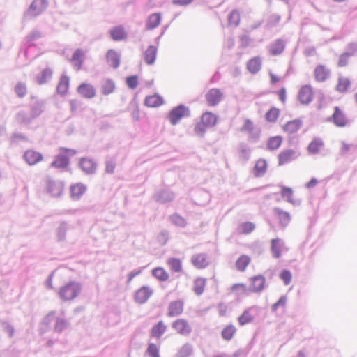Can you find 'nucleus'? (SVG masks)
Wrapping results in <instances>:
<instances>
[{
    "mask_svg": "<svg viewBox=\"0 0 357 357\" xmlns=\"http://www.w3.org/2000/svg\"><path fill=\"white\" fill-rule=\"evenodd\" d=\"M81 291V285L76 282H70L61 287L59 295L63 301H68L76 298Z\"/></svg>",
    "mask_w": 357,
    "mask_h": 357,
    "instance_id": "obj_1",
    "label": "nucleus"
},
{
    "mask_svg": "<svg viewBox=\"0 0 357 357\" xmlns=\"http://www.w3.org/2000/svg\"><path fill=\"white\" fill-rule=\"evenodd\" d=\"M190 116V108L183 104L173 107L169 112L167 119L172 125L175 126L183 118H187Z\"/></svg>",
    "mask_w": 357,
    "mask_h": 357,
    "instance_id": "obj_2",
    "label": "nucleus"
},
{
    "mask_svg": "<svg viewBox=\"0 0 357 357\" xmlns=\"http://www.w3.org/2000/svg\"><path fill=\"white\" fill-rule=\"evenodd\" d=\"M261 311V307L257 305H252L245 309L243 312L238 318V323L241 326H245L252 323L255 317H257Z\"/></svg>",
    "mask_w": 357,
    "mask_h": 357,
    "instance_id": "obj_3",
    "label": "nucleus"
},
{
    "mask_svg": "<svg viewBox=\"0 0 357 357\" xmlns=\"http://www.w3.org/2000/svg\"><path fill=\"white\" fill-rule=\"evenodd\" d=\"M327 121L333 123L339 128L348 126L351 123L347 115L339 107H335L333 114L328 118Z\"/></svg>",
    "mask_w": 357,
    "mask_h": 357,
    "instance_id": "obj_4",
    "label": "nucleus"
},
{
    "mask_svg": "<svg viewBox=\"0 0 357 357\" xmlns=\"http://www.w3.org/2000/svg\"><path fill=\"white\" fill-rule=\"evenodd\" d=\"M55 322L54 330L57 332H61L67 326L65 319L56 316L54 312H51L43 320V324L47 326L52 323Z\"/></svg>",
    "mask_w": 357,
    "mask_h": 357,
    "instance_id": "obj_5",
    "label": "nucleus"
},
{
    "mask_svg": "<svg viewBox=\"0 0 357 357\" xmlns=\"http://www.w3.org/2000/svg\"><path fill=\"white\" fill-rule=\"evenodd\" d=\"M313 91L310 85L302 86L298 93V100L301 105H308L313 100Z\"/></svg>",
    "mask_w": 357,
    "mask_h": 357,
    "instance_id": "obj_6",
    "label": "nucleus"
},
{
    "mask_svg": "<svg viewBox=\"0 0 357 357\" xmlns=\"http://www.w3.org/2000/svg\"><path fill=\"white\" fill-rule=\"evenodd\" d=\"M251 285L249 291L252 293H261L266 287V278L262 275H257L252 277L250 279Z\"/></svg>",
    "mask_w": 357,
    "mask_h": 357,
    "instance_id": "obj_7",
    "label": "nucleus"
},
{
    "mask_svg": "<svg viewBox=\"0 0 357 357\" xmlns=\"http://www.w3.org/2000/svg\"><path fill=\"white\" fill-rule=\"evenodd\" d=\"M299 156V153L294 149H286L282 151L278 156V165L282 166L288 164L296 160Z\"/></svg>",
    "mask_w": 357,
    "mask_h": 357,
    "instance_id": "obj_8",
    "label": "nucleus"
},
{
    "mask_svg": "<svg viewBox=\"0 0 357 357\" xmlns=\"http://www.w3.org/2000/svg\"><path fill=\"white\" fill-rule=\"evenodd\" d=\"M47 0H34L31 4L27 15L30 17H35L40 15L47 7Z\"/></svg>",
    "mask_w": 357,
    "mask_h": 357,
    "instance_id": "obj_9",
    "label": "nucleus"
},
{
    "mask_svg": "<svg viewBox=\"0 0 357 357\" xmlns=\"http://www.w3.org/2000/svg\"><path fill=\"white\" fill-rule=\"evenodd\" d=\"M223 94L218 89H210L205 95L207 103L212 107L216 106L222 100Z\"/></svg>",
    "mask_w": 357,
    "mask_h": 357,
    "instance_id": "obj_10",
    "label": "nucleus"
},
{
    "mask_svg": "<svg viewBox=\"0 0 357 357\" xmlns=\"http://www.w3.org/2000/svg\"><path fill=\"white\" fill-rule=\"evenodd\" d=\"M77 93L83 98L91 99L96 96V91L95 87L89 83H82L77 89Z\"/></svg>",
    "mask_w": 357,
    "mask_h": 357,
    "instance_id": "obj_11",
    "label": "nucleus"
},
{
    "mask_svg": "<svg viewBox=\"0 0 357 357\" xmlns=\"http://www.w3.org/2000/svg\"><path fill=\"white\" fill-rule=\"evenodd\" d=\"M23 158L29 165H34L43 160V155L33 149L27 150L24 152Z\"/></svg>",
    "mask_w": 357,
    "mask_h": 357,
    "instance_id": "obj_12",
    "label": "nucleus"
},
{
    "mask_svg": "<svg viewBox=\"0 0 357 357\" xmlns=\"http://www.w3.org/2000/svg\"><path fill=\"white\" fill-rule=\"evenodd\" d=\"M172 328L183 335H188L192 331L188 321L183 319H178L174 321L172 323Z\"/></svg>",
    "mask_w": 357,
    "mask_h": 357,
    "instance_id": "obj_13",
    "label": "nucleus"
},
{
    "mask_svg": "<svg viewBox=\"0 0 357 357\" xmlns=\"http://www.w3.org/2000/svg\"><path fill=\"white\" fill-rule=\"evenodd\" d=\"M286 46V42L282 38H278L270 44L269 53L273 56L281 54Z\"/></svg>",
    "mask_w": 357,
    "mask_h": 357,
    "instance_id": "obj_14",
    "label": "nucleus"
},
{
    "mask_svg": "<svg viewBox=\"0 0 357 357\" xmlns=\"http://www.w3.org/2000/svg\"><path fill=\"white\" fill-rule=\"evenodd\" d=\"M314 78L319 82H325L331 75V70L324 65H318L314 71Z\"/></svg>",
    "mask_w": 357,
    "mask_h": 357,
    "instance_id": "obj_15",
    "label": "nucleus"
},
{
    "mask_svg": "<svg viewBox=\"0 0 357 357\" xmlns=\"http://www.w3.org/2000/svg\"><path fill=\"white\" fill-rule=\"evenodd\" d=\"M273 213L282 227H286L289 225L291 221V215L289 212L280 208L275 207L273 208Z\"/></svg>",
    "mask_w": 357,
    "mask_h": 357,
    "instance_id": "obj_16",
    "label": "nucleus"
},
{
    "mask_svg": "<svg viewBox=\"0 0 357 357\" xmlns=\"http://www.w3.org/2000/svg\"><path fill=\"white\" fill-rule=\"evenodd\" d=\"M191 262L197 268H204L208 265L207 255L204 253L194 255L191 257Z\"/></svg>",
    "mask_w": 357,
    "mask_h": 357,
    "instance_id": "obj_17",
    "label": "nucleus"
},
{
    "mask_svg": "<svg viewBox=\"0 0 357 357\" xmlns=\"http://www.w3.org/2000/svg\"><path fill=\"white\" fill-rule=\"evenodd\" d=\"M303 126V121L300 119H294L287 122L283 126V130L289 134L296 132Z\"/></svg>",
    "mask_w": 357,
    "mask_h": 357,
    "instance_id": "obj_18",
    "label": "nucleus"
},
{
    "mask_svg": "<svg viewBox=\"0 0 357 357\" xmlns=\"http://www.w3.org/2000/svg\"><path fill=\"white\" fill-rule=\"evenodd\" d=\"M183 302L178 300L172 301L169 303L168 307L167 315L169 317L178 316L183 312Z\"/></svg>",
    "mask_w": 357,
    "mask_h": 357,
    "instance_id": "obj_19",
    "label": "nucleus"
},
{
    "mask_svg": "<svg viewBox=\"0 0 357 357\" xmlns=\"http://www.w3.org/2000/svg\"><path fill=\"white\" fill-rule=\"evenodd\" d=\"M106 60L108 64L114 68H117L120 65L119 54L114 50H109L106 54Z\"/></svg>",
    "mask_w": 357,
    "mask_h": 357,
    "instance_id": "obj_20",
    "label": "nucleus"
},
{
    "mask_svg": "<svg viewBox=\"0 0 357 357\" xmlns=\"http://www.w3.org/2000/svg\"><path fill=\"white\" fill-rule=\"evenodd\" d=\"M84 52L81 49L75 51L71 58V63L76 70H79L82 67Z\"/></svg>",
    "mask_w": 357,
    "mask_h": 357,
    "instance_id": "obj_21",
    "label": "nucleus"
},
{
    "mask_svg": "<svg viewBox=\"0 0 357 357\" xmlns=\"http://www.w3.org/2000/svg\"><path fill=\"white\" fill-rule=\"evenodd\" d=\"M324 146V141L320 137H314L309 144L307 151L310 154L314 155L318 153Z\"/></svg>",
    "mask_w": 357,
    "mask_h": 357,
    "instance_id": "obj_22",
    "label": "nucleus"
},
{
    "mask_svg": "<svg viewBox=\"0 0 357 357\" xmlns=\"http://www.w3.org/2000/svg\"><path fill=\"white\" fill-rule=\"evenodd\" d=\"M267 170V162L264 159H259L255 162L253 173L255 177L263 176Z\"/></svg>",
    "mask_w": 357,
    "mask_h": 357,
    "instance_id": "obj_23",
    "label": "nucleus"
},
{
    "mask_svg": "<svg viewBox=\"0 0 357 357\" xmlns=\"http://www.w3.org/2000/svg\"><path fill=\"white\" fill-rule=\"evenodd\" d=\"M261 68V59L259 56H255L247 63V69L252 74L258 73Z\"/></svg>",
    "mask_w": 357,
    "mask_h": 357,
    "instance_id": "obj_24",
    "label": "nucleus"
},
{
    "mask_svg": "<svg viewBox=\"0 0 357 357\" xmlns=\"http://www.w3.org/2000/svg\"><path fill=\"white\" fill-rule=\"evenodd\" d=\"M70 86V79L66 75H63L59 82V84L56 87V91L61 96L66 95L69 89Z\"/></svg>",
    "mask_w": 357,
    "mask_h": 357,
    "instance_id": "obj_25",
    "label": "nucleus"
},
{
    "mask_svg": "<svg viewBox=\"0 0 357 357\" xmlns=\"http://www.w3.org/2000/svg\"><path fill=\"white\" fill-rule=\"evenodd\" d=\"M251 149L249 146L244 143L241 142L238 145V158L241 160L243 162H246L250 159V157Z\"/></svg>",
    "mask_w": 357,
    "mask_h": 357,
    "instance_id": "obj_26",
    "label": "nucleus"
},
{
    "mask_svg": "<svg viewBox=\"0 0 357 357\" xmlns=\"http://www.w3.org/2000/svg\"><path fill=\"white\" fill-rule=\"evenodd\" d=\"M218 117L210 112H206L201 116V121L208 127L214 126L217 123Z\"/></svg>",
    "mask_w": 357,
    "mask_h": 357,
    "instance_id": "obj_27",
    "label": "nucleus"
},
{
    "mask_svg": "<svg viewBox=\"0 0 357 357\" xmlns=\"http://www.w3.org/2000/svg\"><path fill=\"white\" fill-rule=\"evenodd\" d=\"M80 167L86 174H91L95 172L96 165L92 160L83 158L80 161Z\"/></svg>",
    "mask_w": 357,
    "mask_h": 357,
    "instance_id": "obj_28",
    "label": "nucleus"
},
{
    "mask_svg": "<svg viewBox=\"0 0 357 357\" xmlns=\"http://www.w3.org/2000/svg\"><path fill=\"white\" fill-rule=\"evenodd\" d=\"M110 35L114 40H122L126 38V32L121 26L112 28L110 30Z\"/></svg>",
    "mask_w": 357,
    "mask_h": 357,
    "instance_id": "obj_29",
    "label": "nucleus"
},
{
    "mask_svg": "<svg viewBox=\"0 0 357 357\" xmlns=\"http://www.w3.org/2000/svg\"><path fill=\"white\" fill-rule=\"evenodd\" d=\"M151 294V292L148 288L142 287L136 292L135 300L139 303H144L148 300Z\"/></svg>",
    "mask_w": 357,
    "mask_h": 357,
    "instance_id": "obj_30",
    "label": "nucleus"
},
{
    "mask_svg": "<svg viewBox=\"0 0 357 357\" xmlns=\"http://www.w3.org/2000/svg\"><path fill=\"white\" fill-rule=\"evenodd\" d=\"M282 141L283 138L282 136L271 137L267 141V149L270 151L278 149L281 146Z\"/></svg>",
    "mask_w": 357,
    "mask_h": 357,
    "instance_id": "obj_31",
    "label": "nucleus"
},
{
    "mask_svg": "<svg viewBox=\"0 0 357 357\" xmlns=\"http://www.w3.org/2000/svg\"><path fill=\"white\" fill-rule=\"evenodd\" d=\"M174 197V194L168 190H162L158 193V202L162 204L172 202Z\"/></svg>",
    "mask_w": 357,
    "mask_h": 357,
    "instance_id": "obj_32",
    "label": "nucleus"
},
{
    "mask_svg": "<svg viewBox=\"0 0 357 357\" xmlns=\"http://www.w3.org/2000/svg\"><path fill=\"white\" fill-rule=\"evenodd\" d=\"M250 262V258L246 255H242L236 261V268L239 271H244Z\"/></svg>",
    "mask_w": 357,
    "mask_h": 357,
    "instance_id": "obj_33",
    "label": "nucleus"
},
{
    "mask_svg": "<svg viewBox=\"0 0 357 357\" xmlns=\"http://www.w3.org/2000/svg\"><path fill=\"white\" fill-rule=\"evenodd\" d=\"M69 160L67 156L59 155L52 162L51 166L55 168H65L68 166Z\"/></svg>",
    "mask_w": 357,
    "mask_h": 357,
    "instance_id": "obj_34",
    "label": "nucleus"
},
{
    "mask_svg": "<svg viewBox=\"0 0 357 357\" xmlns=\"http://www.w3.org/2000/svg\"><path fill=\"white\" fill-rule=\"evenodd\" d=\"M351 86V82L349 79L340 77L336 86V91L340 93H345Z\"/></svg>",
    "mask_w": 357,
    "mask_h": 357,
    "instance_id": "obj_35",
    "label": "nucleus"
},
{
    "mask_svg": "<svg viewBox=\"0 0 357 357\" xmlns=\"http://www.w3.org/2000/svg\"><path fill=\"white\" fill-rule=\"evenodd\" d=\"M236 331V329L234 325H228L222 329L221 333L222 337L227 341H229L232 339Z\"/></svg>",
    "mask_w": 357,
    "mask_h": 357,
    "instance_id": "obj_36",
    "label": "nucleus"
},
{
    "mask_svg": "<svg viewBox=\"0 0 357 357\" xmlns=\"http://www.w3.org/2000/svg\"><path fill=\"white\" fill-rule=\"evenodd\" d=\"M206 285V280L199 278L194 281L193 290L197 296L203 294Z\"/></svg>",
    "mask_w": 357,
    "mask_h": 357,
    "instance_id": "obj_37",
    "label": "nucleus"
},
{
    "mask_svg": "<svg viewBox=\"0 0 357 357\" xmlns=\"http://www.w3.org/2000/svg\"><path fill=\"white\" fill-rule=\"evenodd\" d=\"M156 55V48L154 46H150L144 53V59L148 64L154 63Z\"/></svg>",
    "mask_w": 357,
    "mask_h": 357,
    "instance_id": "obj_38",
    "label": "nucleus"
},
{
    "mask_svg": "<svg viewBox=\"0 0 357 357\" xmlns=\"http://www.w3.org/2000/svg\"><path fill=\"white\" fill-rule=\"evenodd\" d=\"M193 352V347L190 343L184 344L177 353L178 357H189Z\"/></svg>",
    "mask_w": 357,
    "mask_h": 357,
    "instance_id": "obj_39",
    "label": "nucleus"
},
{
    "mask_svg": "<svg viewBox=\"0 0 357 357\" xmlns=\"http://www.w3.org/2000/svg\"><path fill=\"white\" fill-rule=\"evenodd\" d=\"M280 115V109L276 107H271L265 114V119L268 122H275Z\"/></svg>",
    "mask_w": 357,
    "mask_h": 357,
    "instance_id": "obj_40",
    "label": "nucleus"
},
{
    "mask_svg": "<svg viewBox=\"0 0 357 357\" xmlns=\"http://www.w3.org/2000/svg\"><path fill=\"white\" fill-rule=\"evenodd\" d=\"M114 89H115L114 82L110 79L105 80L101 86V91L104 95H109V94L113 93Z\"/></svg>",
    "mask_w": 357,
    "mask_h": 357,
    "instance_id": "obj_41",
    "label": "nucleus"
},
{
    "mask_svg": "<svg viewBox=\"0 0 357 357\" xmlns=\"http://www.w3.org/2000/svg\"><path fill=\"white\" fill-rule=\"evenodd\" d=\"M85 192V187L82 184H75L71 187V195L74 199H79Z\"/></svg>",
    "mask_w": 357,
    "mask_h": 357,
    "instance_id": "obj_42",
    "label": "nucleus"
},
{
    "mask_svg": "<svg viewBox=\"0 0 357 357\" xmlns=\"http://www.w3.org/2000/svg\"><path fill=\"white\" fill-rule=\"evenodd\" d=\"M240 22V14L236 10H233L228 15V24L229 26H237Z\"/></svg>",
    "mask_w": 357,
    "mask_h": 357,
    "instance_id": "obj_43",
    "label": "nucleus"
},
{
    "mask_svg": "<svg viewBox=\"0 0 357 357\" xmlns=\"http://www.w3.org/2000/svg\"><path fill=\"white\" fill-rule=\"evenodd\" d=\"M169 220L172 224L181 227H185L187 224L185 219L181 216L180 215H178V213H174L172 215L169 217Z\"/></svg>",
    "mask_w": 357,
    "mask_h": 357,
    "instance_id": "obj_44",
    "label": "nucleus"
},
{
    "mask_svg": "<svg viewBox=\"0 0 357 357\" xmlns=\"http://www.w3.org/2000/svg\"><path fill=\"white\" fill-rule=\"evenodd\" d=\"M168 264L171 270L174 272L178 273L181 271L182 265L181 261L178 258H170L168 260Z\"/></svg>",
    "mask_w": 357,
    "mask_h": 357,
    "instance_id": "obj_45",
    "label": "nucleus"
},
{
    "mask_svg": "<svg viewBox=\"0 0 357 357\" xmlns=\"http://www.w3.org/2000/svg\"><path fill=\"white\" fill-rule=\"evenodd\" d=\"M280 15L278 14L271 15L266 20V27L267 29H271L276 26L280 22Z\"/></svg>",
    "mask_w": 357,
    "mask_h": 357,
    "instance_id": "obj_46",
    "label": "nucleus"
},
{
    "mask_svg": "<svg viewBox=\"0 0 357 357\" xmlns=\"http://www.w3.org/2000/svg\"><path fill=\"white\" fill-rule=\"evenodd\" d=\"M280 242V241L278 238L273 239L271 241V252L273 256L276 259L281 256Z\"/></svg>",
    "mask_w": 357,
    "mask_h": 357,
    "instance_id": "obj_47",
    "label": "nucleus"
},
{
    "mask_svg": "<svg viewBox=\"0 0 357 357\" xmlns=\"http://www.w3.org/2000/svg\"><path fill=\"white\" fill-rule=\"evenodd\" d=\"M287 301L286 295L282 296L279 300L271 306V312H275L279 307H284Z\"/></svg>",
    "mask_w": 357,
    "mask_h": 357,
    "instance_id": "obj_48",
    "label": "nucleus"
},
{
    "mask_svg": "<svg viewBox=\"0 0 357 357\" xmlns=\"http://www.w3.org/2000/svg\"><path fill=\"white\" fill-rule=\"evenodd\" d=\"M287 301L286 295L282 296L279 300L271 306V312H275L279 307H284Z\"/></svg>",
    "mask_w": 357,
    "mask_h": 357,
    "instance_id": "obj_49",
    "label": "nucleus"
},
{
    "mask_svg": "<svg viewBox=\"0 0 357 357\" xmlns=\"http://www.w3.org/2000/svg\"><path fill=\"white\" fill-rule=\"evenodd\" d=\"M287 301L286 295L282 296L279 300L271 306V312H275L279 307H284Z\"/></svg>",
    "mask_w": 357,
    "mask_h": 357,
    "instance_id": "obj_50",
    "label": "nucleus"
},
{
    "mask_svg": "<svg viewBox=\"0 0 357 357\" xmlns=\"http://www.w3.org/2000/svg\"><path fill=\"white\" fill-rule=\"evenodd\" d=\"M231 289V291L236 293L237 295H242L246 293L248 288L245 284L238 283L232 285Z\"/></svg>",
    "mask_w": 357,
    "mask_h": 357,
    "instance_id": "obj_51",
    "label": "nucleus"
},
{
    "mask_svg": "<svg viewBox=\"0 0 357 357\" xmlns=\"http://www.w3.org/2000/svg\"><path fill=\"white\" fill-rule=\"evenodd\" d=\"M261 131L259 128H254L248 132V140L250 142L255 143L259 141Z\"/></svg>",
    "mask_w": 357,
    "mask_h": 357,
    "instance_id": "obj_52",
    "label": "nucleus"
},
{
    "mask_svg": "<svg viewBox=\"0 0 357 357\" xmlns=\"http://www.w3.org/2000/svg\"><path fill=\"white\" fill-rule=\"evenodd\" d=\"M280 278L283 280L285 285H288L291 281V273L287 269H283L280 273Z\"/></svg>",
    "mask_w": 357,
    "mask_h": 357,
    "instance_id": "obj_53",
    "label": "nucleus"
},
{
    "mask_svg": "<svg viewBox=\"0 0 357 357\" xmlns=\"http://www.w3.org/2000/svg\"><path fill=\"white\" fill-rule=\"evenodd\" d=\"M208 128L202 121L197 123L194 128L195 133L199 136L203 137L206 132V128Z\"/></svg>",
    "mask_w": 357,
    "mask_h": 357,
    "instance_id": "obj_54",
    "label": "nucleus"
},
{
    "mask_svg": "<svg viewBox=\"0 0 357 357\" xmlns=\"http://www.w3.org/2000/svg\"><path fill=\"white\" fill-rule=\"evenodd\" d=\"M52 76V71L50 69H44L40 77L38 78V82L40 84H43L47 82Z\"/></svg>",
    "mask_w": 357,
    "mask_h": 357,
    "instance_id": "obj_55",
    "label": "nucleus"
},
{
    "mask_svg": "<svg viewBox=\"0 0 357 357\" xmlns=\"http://www.w3.org/2000/svg\"><path fill=\"white\" fill-rule=\"evenodd\" d=\"M240 227L242 233L250 234L254 230L255 226L252 222H245L242 223Z\"/></svg>",
    "mask_w": 357,
    "mask_h": 357,
    "instance_id": "obj_56",
    "label": "nucleus"
},
{
    "mask_svg": "<svg viewBox=\"0 0 357 357\" xmlns=\"http://www.w3.org/2000/svg\"><path fill=\"white\" fill-rule=\"evenodd\" d=\"M126 84L131 89H135L138 85V77L137 75H132L126 78Z\"/></svg>",
    "mask_w": 357,
    "mask_h": 357,
    "instance_id": "obj_57",
    "label": "nucleus"
},
{
    "mask_svg": "<svg viewBox=\"0 0 357 357\" xmlns=\"http://www.w3.org/2000/svg\"><path fill=\"white\" fill-rule=\"evenodd\" d=\"M169 239V232L167 230H162L158 235V243H160L161 245H164L166 244Z\"/></svg>",
    "mask_w": 357,
    "mask_h": 357,
    "instance_id": "obj_58",
    "label": "nucleus"
},
{
    "mask_svg": "<svg viewBox=\"0 0 357 357\" xmlns=\"http://www.w3.org/2000/svg\"><path fill=\"white\" fill-rule=\"evenodd\" d=\"M344 52L350 56H354L357 52V43H349L346 47Z\"/></svg>",
    "mask_w": 357,
    "mask_h": 357,
    "instance_id": "obj_59",
    "label": "nucleus"
},
{
    "mask_svg": "<svg viewBox=\"0 0 357 357\" xmlns=\"http://www.w3.org/2000/svg\"><path fill=\"white\" fill-rule=\"evenodd\" d=\"M281 195L283 198H287V201L289 202L292 198L293 190L291 188L282 186Z\"/></svg>",
    "mask_w": 357,
    "mask_h": 357,
    "instance_id": "obj_60",
    "label": "nucleus"
},
{
    "mask_svg": "<svg viewBox=\"0 0 357 357\" xmlns=\"http://www.w3.org/2000/svg\"><path fill=\"white\" fill-rule=\"evenodd\" d=\"M15 91L20 98H22L26 93V87L24 84L19 83L16 85Z\"/></svg>",
    "mask_w": 357,
    "mask_h": 357,
    "instance_id": "obj_61",
    "label": "nucleus"
},
{
    "mask_svg": "<svg viewBox=\"0 0 357 357\" xmlns=\"http://www.w3.org/2000/svg\"><path fill=\"white\" fill-rule=\"evenodd\" d=\"M144 104L149 107H156V96L152 95L147 96L144 100Z\"/></svg>",
    "mask_w": 357,
    "mask_h": 357,
    "instance_id": "obj_62",
    "label": "nucleus"
},
{
    "mask_svg": "<svg viewBox=\"0 0 357 357\" xmlns=\"http://www.w3.org/2000/svg\"><path fill=\"white\" fill-rule=\"evenodd\" d=\"M254 124L253 122L250 119H246L244 122L243 126L241 128V132H250L252 129H254Z\"/></svg>",
    "mask_w": 357,
    "mask_h": 357,
    "instance_id": "obj_63",
    "label": "nucleus"
},
{
    "mask_svg": "<svg viewBox=\"0 0 357 357\" xmlns=\"http://www.w3.org/2000/svg\"><path fill=\"white\" fill-rule=\"evenodd\" d=\"M69 104H70V112L73 114L76 113L78 111V109H79L80 102L79 100H77L76 99L70 100L69 102Z\"/></svg>",
    "mask_w": 357,
    "mask_h": 357,
    "instance_id": "obj_64",
    "label": "nucleus"
}]
</instances>
